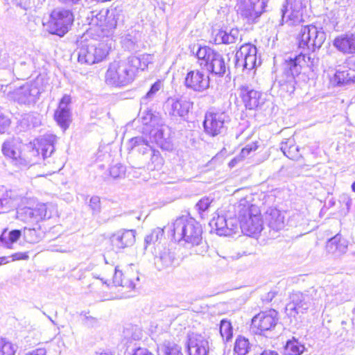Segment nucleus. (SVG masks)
Masks as SVG:
<instances>
[{"instance_id":"nucleus-1","label":"nucleus","mask_w":355,"mask_h":355,"mask_svg":"<svg viewBox=\"0 0 355 355\" xmlns=\"http://www.w3.org/2000/svg\"><path fill=\"white\" fill-rule=\"evenodd\" d=\"M298 48L302 51L294 58L286 60L283 64L282 73L277 78V84L281 95H291L295 89V77L306 64L310 69L315 65V59L309 55V52H314L320 49L326 40V34L321 28L313 25L302 26L297 35Z\"/></svg>"},{"instance_id":"nucleus-2","label":"nucleus","mask_w":355,"mask_h":355,"mask_svg":"<svg viewBox=\"0 0 355 355\" xmlns=\"http://www.w3.org/2000/svg\"><path fill=\"white\" fill-rule=\"evenodd\" d=\"M150 58L149 55H143L139 58L130 56L127 60L113 62L106 72V83L115 87L128 85L134 80L137 70L144 71L148 67Z\"/></svg>"},{"instance_id":"nucleus-3","label":"nucleus","mask_w":355,"mask_h":355,"mask_svg":"<svg viewBox=\"0 0 355 355\" xmlns=\"http://www.w3.org/2000/svg\"><path fill=\"white\" fill-rule=\"evenodd\" d=\"M57 137L53 135H46L37 140V144L24 146L21 154L18 159V165L21 166H32L39 162L40 154L43 159L51 156L55 150L54 144Z\"/></svg>"},{"instance_id":"nucleus-4","label":"nucleus","mask_w":355,"mask_h":355,"mask_svg":"<svg viewBox=\"0 0 355 355\" xmlns=\"http://www.w3.org/2000/svg\"><path fill=\"white\" fill-rule=\"evenodd\" d=\"M173 238L180 242L184 241L193 245H199L202 240V229L193 218L187 216L178 218L171 225Z\"/></svg>"},{"instance_id":"nucleus-5","label":"nucleus","mask_w":355,"mask_h":355,"mask_svg":"<svg viewBox=\"0 0 355 355\" xmlns=\"http://www.w3.org/2000/svg\"><path fill=\"white\" fill-rule=\"evenodd\" d=\"M238 215L240 229L243 234L252 236L261 232L263 221L258 207L242 200L238 205Z\"/></svg>"},{"instance_id":"nucleus-6","label":"nucleus","mask_w":355,"mask_h":355,"mask_svg":"<svg viewBox=\"0 0 355 355\" xmlns=\"http://www.w3.org/2000/svg\"><path fill=\"white\" fill-rule=\"evenodd\" d=\"M230 121L231 118L226 112L209 110L206 112L203 121L205 132L211 137L223 135Z\"/></svg>"},{"instance_id":"nucleus-7","label":"nucleus","mask_w":355,"mask_h":355,"mask_svg":"<svg viewBox=\"0 0 355 355\" xmlns=\"http://www.w3.org/2000/svg\"><path fill=\"white\" fill-rule=\"evenodd\" d=\"M55 207L50 203L38 204L34 208L21 207L17 210V218L28 223H37L39 221L51 218Z\"/></svg>"},{"instance_id":"nucleus-8","label":"nucleus","mask_w":355,"mask_h":355,"mask_svg":"<svg viewBox=\"0 0 355 355\" xmlns=\"http://www.w3.org/2000/svg\"><path fill=\"white\" fill-rule=\"evenodd\" d=\"M73 21V15L70 10L56 8L51 14L47 24L48 31L62 37L69 31Z\"/></svg>"},{"instance_id":"nucleus-9","label":"nucleus","mask_w":355,"mask_h":355,"mask_svg":"<svg viewBox=\"0 0 355 355\" xmlns=\"http://www.w3.org/2000/svg\"><path fill=\"white\" fill-rule=\"evenodd\" d=\"M107 55V51L103 44L81 42L78 50V61L81 64H93L103 60Z\"/></svg>"},{"instance_id":"nucleus-10","label":"nucleus","mask_w":355,"mask_h":355,"mask_svg":"<svg viewBox=\"0 0 355 355\" xmlns=\"http://www.w3.org/2000/svg\"><path fill=\"white\" fill-rule=\"evenodd\" d=\"M266 6V0H237L236 9L243 18L252 22L261 16Z\"/></svg>"},{"instance_id":"nucleus-11","label":"nucleus","mask_w":355,"mask_h":355,"mask_svg":"<svg viewBox=\"0 0 355 355\" xmlns=\"http://www.w3.org/2000/svg\"><path fill=\"white\" fill-rule=\"evenodd\" d=\"M309 0H286L282 9V21L288 26H296L302 21V8Z\"/></svg>"},{"instance_id":"nucleus-12","label":"nucleus","mask_w":355,"mask_h":355,"mask_svg":"<svg viewBox=\"0 0 355 355\" xmlns=\"http://www.w3.org/2000/svg\"><path fill=\"white\" fill-rule=\"evenodd\" d=\"M257 47L250 43L243 44L235 55V67L241 70H251L257 66Z\"/></svg>"},{"instance_id":"nucleus-13","label":"nucleus","mask_w":355,"mask_h":355,"mask_svg":"<svg viewBox=\"0 0 355 355\" xmlns=\"http://www.w3.org/2000/svg\"><path fill=\"white\" fill-rule=\"evenodd\" d=\"M278 320V313L275 310L262 311L252 319L251 329L254 334H261L274 329Z\"/></svg>"},{"instance_id":"nucleus-14","label":"nucleus","mask_w":355,"mask_h":355,"mask_svg":"<svg viewBox=\"0 0 355 355\" xmlns=\"http://www.w3.org/2000/svg\"><path fill=\"white\" fill-rule=\"evenodd\" d=\"M210 79L198 69L190 70L184 78V85L193 92H202L209 87Z\"/></svg>"},{"instance_id":"nucleus-15","label":"nucleus","mask_w":355,"mask_h":355,"mask_svg":"<svg viewBox=\"0 0 355 355\" xmlns=\"http://www.w3.org/2000/svg\"><path fill=\"white\" fill-rule=\"evenodd\" d=\"M40 89L33 83L25 85L15 89L11 93V98L19 104L31 105L36 102Z\"/></svg>"},{"instance_id":"nucleus-16","label":"nucleus","mask_w":355,"mask_h":355,"mask_svg":"<svg viewBox=\"0 0 355 355\" xmlns=\"http://www.w3.org/2000/svg\"><path fill=\"white\" fill-rule=\"evenodd\" d=\"M239 91L247 109L254 110L264 103L262 94L253 89L250 85H242L240 86Z\"/></svg>"},{"instance_id":"nucleus-17","label":"nucleus","mask_w":355,"mask_h":355,"mask_svg":"<svg viewBox=\"0 0 355 355\" xmlns=\"http://www.w3.org/2000/svg\"><path fill=\"white\" fill-rule=\"evenodd\" d=\"M165 106L169 115L185 119L193 107V103L184 98H169L166 101Z\"/></svg>"},{"instance_id":"nucleus-18","label":"nucleus","mask_w":355,"mask_h":355,"mask_svg":"<svg viewBox=\"0 0 355 355\" xmlns=\"http://www.w3.org/2000/svg\"><path fill=\"white\" fill-rule=\"evenodd\" d=\"M136 231L134 230H120L110 237L111 245L116 250L131 247L135 242Z\"/></svg>"},{"instance_id":"nucleus-19","label":"nucleus","mask_w":355,"mask_h":355,"mask_svg":"<svg viewBox=\"0 0 355 355\" xmlns=\"http://www.w3.org/2000/svg\"><path fill=\"white\" fill-rule=\"evenodd\" d=\"M209 349V342L202 335L192 333L188 336L189 355H207Z\"/></svg>"},{"instance_id":"nucleus-20","label":"nucleus","mask_w":355,"mask_h":355,"mask_svg":"<svg viewBox=\"0 0 355 355\" xmlns=\"http://www.w3.org/2000/svg\"><path fill=\"white\" fill-rule=\"evenodd\" d=\"M70 103V96L64 95L61 98L58 107L54 114V119L57 123L64 130L68 128L71 121V111L69 107Z\"/></svg>"},{"instance_id":"nucleus-21","label":"nucleus","mask_w":355,"mask_h":355,"mask_svg":"<svg viewBox=\"0 0 355 355\" xmlns=\"http://www.w3.org/2000/svg\"><path fill=\"white\" fill-rule=\"evenodd\" d=\"M151 141L155 142L161 148L168 150L171 147L168 127L161 121L149 132Z\"/></svg>"},{"instance_id":"nucleus-22","label":"nucleus","mask_w":355,"mask_h":355,"mask_svg":"<svg viewBox=\"0 0 355 355\" xmlns=\"http://www.w3.org/2000/svg\"><path fill=\"white\" fill-rule=\"evenodd\" d=\"M334 47L345 55H355V33H345L336 37L334 42Z\"/></svg>"},{"instance_id":"nucleus-23","label":"nucleus","mask_w":355,"mask_h":355,"mask_svg":"<svg viewBox=\"0 0 355 355\" xmlns=\"http://www.w3.org/2000/svg\"><path fill=\"white\" fill-rule=\"evenodd\" d=\"M290 303L287 309L295 311L297 313L307 310L312 300L308 291L302 293L300 291H293L290 295Z\"/></svg>"},{"instance_id":"nucleus-24","label":"nucleus","mask_w":355,"mask_h":355,"mask_svg":"<svg viewBox=\"0 0 355 355\" xmlns=\"http://www.w3.org/2000/svg\"><path fill=\"white\" fill-rule=\"evenodd\" d=\"M24 145L19 138H11L5 141L2 145L3 154L11 159L15 165H18Z\"/></svg>"},{"instance_id":"nucleus-25","label":"nucleus","mask_w":355,"mask_h":355,"mask_svg":"<svg viewBox=\"0 0 355 355\" xmlns=\"http://www.w3.org/2000/svg\"><path fill=\"white\" fill-rule=\"evenodd\" d=\"M347 248L348 241L343 238L340 234H337L334 237L329 239L326 245L327 252L335 258H340L345 254Z\"/></svg>"},{"instance_id":"nucleus-26","label":"nucleus","mask_w":355,"mask_h":355,"mask_svg":"<svg viewBox=\"0 0 355 355\" xmlns=\"http://www.w3.org/2000/svg\"><path fill=\"white\" fill-rule=\"evenodd\" d=\"M20 197L13 191L0 192V214L7 213L15 208L19 203Z\"/></svg>"},{"instance_id":"nucleus-27","label":"nucleus","mask_w":355,"mask_h":355,"mask_svg":"<svg viewBox=\"0 0 355 355\" xmlns=\"http://www.w3.org/2000/svg\"><path fill=\"white\" fill-rule=\"evenodd\" d=\"M333 83L337 86H345L355 83V70L342 67L336 70Z\"/></svg>"},{"instance_id":"nucleus-28","label":"nucleus","mask_w":355,"mask_h":355,"mask_svg":"<svg viewBox=\"0 0 355 355\" xmlns=\"http://www.w3.org/2000/svg\"><path fill=\"white\" fill-rule=\"evenodd\" d=\"M212 58L213 60L206 70L215 76L223 77L229 71L228 64L226 62L225 58L218 52Z\"/></svg>"},{"instance_id":"nucleus-29","label":"nucleus","mask_w":355,"mask_h":355,"mask_svg":"<svg viewBox=\"0 0 355 355\" xmlns=\"http://www.w3.org/2000/svg\"><path fill=\"white\" fill-rule=\"evenodd\" d=\"M239 40H241L239 30L232 28L229 31L219 30L215 35L214 42L216 44H230L235 43Z\"/></svg>"},{"instance_id":"nucleus-30","label":"nucleus","mask_w":355,"mask_h":355,"mask_svg":"<svg viewBox=\"0 0 355 355\" xmlns=\"http://www.w3.org/2000/svg\"><path fill=\"white\" fill-rule=\"evenodd\" d=\"M270 228L274 231H279L285 226L284 214L277 209H271L266 217Z\"/></svg>"},{"instance_id":"nucleus-31","label":"nucleus","mask_w":355,"mask_h":355,"mask_svg":"<svg viewBox=\"0 0 355 355\" xmlns=\"http://www.w3.org/2000/svg\"><path fill=\"white\" fill-rule=\"evenodd\" d=\"M175 261V254L169 249L164 248L155 257V265L159 270L173 266Z\"/></svg>"},{"instance_id":"nucleus-32","label":"nucleus","mask_w":355,"mask_h":355,"mask_svg":"<svg viewBox=\"0 0 355 355\" xmlns=\"http://www.w3.org/2000/svg\"><path fill=\"white\" fill-rule=\"evenodd\" d=\"M217 51L212 49L211 48L205 46H199L196 53V55L198 58V62L200 66L206 69L209 65V63L213 60L214 56L216 55Z\"/></svg>"},{"instance_id":"nucleus-33","label":"nucleus","mask_w":355,"mask_h":355,"mask_svg":"<svg viewBox=\"0 0 355 355\" xmlns=\"http://www.w3.org/2000/svg\"><path fill=\"white\" fill-rule=\"evenodd\" d=\"M129 146L132 150L135 149L143 155H149L154 150L149 141L142 136L132 138L129 141Z\"/></svg>"},{"instance_id":"nucleus-34","label":"nucleus","mask_w":355,"mask_h":355,"mask_svg":"<svg viewBox=\"0 0 355 355\" xmlns=\"http://www.w3.org/2000/svg\"><path fill=\"white\" fill-rule=\"evenodd\" d=\"M280 149L291 159L298 160L302 157L299 153V147L295 144L293 139H287L282 142Z\"/></svg>"},{"instance_id":"nucleus-35","label":"nucleus","mask_w":355,"mask_h":355,"mask_svg":"<svg viewBox=\"0 0 355 355\" xmlns=\"http://www.w3.org/2000/svg\"><path fill=\"white\" fill-rule=\"evenodd\" d=\"M227 222V219L223 216L214 218L209 223L211 231H214L219 236H230Z\"/></svg>"},{"instance_id":"nucleus-36","label":"nucleus","mask_w":355,"mask_h":355,"mask_svg":"<svg viewBox=\"0 0 355 355\" xmlns=\"http://www.w3.org/2000/svg\"><path fill=\"white\" fill-rule=\"evenodd\" d=\"M123 21V16L120 12L116 9L109 10H107V15L104 19V28L112 29L115 28L119 23Z\"/></svg>"},{"instance_id":"nucleus-37","label":"nucleus","mask_w":355,"mask_h":355,"mask_svg":"<svg viewBox=\"0 0 355 355\" xmlns=\"http://www.w3.org/2000/svg\"><path fill=\"white\" fill-rule=\"evenodd\" d=\"M22 235L21 231L13 230L8 232L5 230L0 236V240L5 247L12 248V245L16 243Z\"/></svg>"},{"instance_id":"nucleus-38","label":"nucleus","mask_w":355,"mask_h":355,"mask_svg":"<svg viewBox=\"0 0 355 355\" xmlns=\"http://www.w3.org/2000/svg\"><path fill=\"white\" fill-rule=\"evenodd\" d=\"M305 349L298 340L293 338L286 342L284 348V355H301Z\"/></svg>"},{"instance_id":"nucleus-39","label":"nucleus","mask_w":355,"mask_h":355,"mask_svg":"<svg viewBox=\"0 0 355 355\" xmlns=\"http://www.w3.org/2000/svg\"><path fill=\"white\" fill-rule=\"evenodd\" d=\"M24 239L28 243H38L42 238V232L35 228L24 227L22 233Z\"/></svg>"},{"instance_id":"nucleus-40","label":"nucleus","mask_w":355,"mask_h":355,"mask_svg":"<svg viewBox=\"0 0 355 355\" xmlns=\"http://www.w3.org/2000/svg\"><path fill=\"white\" fill-rule=\"evenodd\" d=\"M150 160L147 163V167L150 170H159L164 164L163 158L159 150L154 149L149 155Z\"/></svg>"},{"instance_id":"nucleus-41","label":"nucleus","mask_w":355,"mask_h":355,"mask_svg":"<svg viewBox=\"0 0 355 355\" xmlns=\"http://www.w3.org/2000/svg\"><path fill=\"white\" fill-rule=\"evenodd\" d=\"M250 349V343L245 337L239 336L234 343V351L237 355H246Z\"/></svg>"},{"instance_id":"nucleus-42","label":"nucleus","mask_w":355,"mask_h":355,"mask_svg":"<svg viewBox=\"0 0 355 355\" xmlns=\"http://www.w3.org/2000/svg\"><path fill=\"white\" fill-rule=\"evenodd\" d=\"M141 120L144 125H149L153 128L159 125L162 121L161 119L156 114H155L151 110L144 111L141 113Z\"/></svg>"},{"instance_id":"nucleus-43","label":"nucleus","mask_w":355,"mask_h":355,"mask_svg":"<svg viewBox=\"0 0 355 355\" xmlns=\"http://www.w3.org/2000/svg\"><path fill=\"white\" fill-rule=\"evenodd\" d=\"M164 236V230L160 227H157L152 230V232L146 236L144 239L145 246L144 248L146 250L147 247L151 244L160 240Z\"/></svg>"},{"instance_id":"nucleus-44","label":"nucleus","mask_w":355,"mask_h":355,"mask_svg":"<svg viewBox=\"0 0 355 355\" xmlns=\"http://www.w3.org/2000/svg\"><path fill=\"white\" fill-rule=\"evenodd\" d=\"M163 87L162 83L161 80H158L155 83H153L149 91L146 93V96L141 98V103L142 105L147 104L148 101H150L154 98L156 93L159 92Z\"/></svg>"},{"instance_id":"nucleus-45","label":"nucleus","mask_w":355,"mask_h":355,"mask_svg":"<svg viewBox=\"0 0 355 355\" xmlns=\"http://www.w3.org/2000/svg\"><path fill=\"white\" fill-rule=\"evenodd\" d=\"M220 333L224 340L228 341L232 337V327L230 321L222 320L220 324Z\"/></svg>"},{"instance_id":"nucleus-46","label":"nucleus","mask_w":355,"mask_h":355,"mask_svg":"<svg viewBox=\"0 0 355 355\" xmlns=\"http://www.w3.org/2000/svg\"><path fill=\"white\" fill-rule=\"evenodd\" d=\"M17 347L11 343L0 339V355H15Z\"/></svg>"},{"instance_id":"nucleus-47","label":"nucleus","mask_w":355,"mask_h":355,"mask_svg":"<svg viewBox=\"0 0 355 355\" xmlns=\"http://www.w3.org/2000/svg\"><path fill=\"white\" fill-rule=\"evenodd\" d=\"M125 168L121 164L113 165L110 168V174L114 179L123 177L125 175Z\"/></svg>"},{"instance_id":"nucleus-48","label":"nucleus","mask_w":355,"mask_h":355,"mask_svg":"<svg viewBox=\"0 0 355 355\" xmlns=\"http://www.w3.org/2000/svg\"><path fill=\"white\" fill-rule=\"evenodd\" d=\"M15 60L6 51H2L0 55V67L6 69L13 66Z\"/></svg>"},{"instance_id":"nucleus-49","label":"nucleus","mask_w":355,"mask_h":355,"mask_svg":"<svg viewBox=\"0 0 355 355\" xmlns=\"http://www.w3.org/2000/svg\"><path fill=\"white\" fill-rule=\"evenodd\" d=\"M164 353L165 355H183L181 352V347L171 343L165 345Z\"/></svg>"},{"instance_id":"nucleus-50","label":"nucleus","mask_w":355,"mask_h":355,"mask_svg":"<svg viewBox=\"0 0 355 355\" xmlns=\"http://www.w3.org/2000/svg\"><path fill=\"white\" fill-rule=\"evenodd\" d=\"M227 230H230V235L234 234L240 228V219L239 218H230L227 219Z\"/></svg>"},{"instance_id":"nucleus-51","label":"nucleus","mask_w":355,"mask_h":355,"mask_svg":"<svg viewBox=\"0 0 355 355\" xmlns=\"http://www.w3.org/2000/svg\"><path fill=\"white\" fill-rule=\"evenodd\" d=\"M212 200H213L209 198H203L200 200L196 204V208L198 209V212L201 214L207 211L212 202Z\"/></svg>"},{"instance_id":"nucleus-52","label":"nucleus","mask_w":355,"mask_h":355,"mask_svg":"<svg viewBox=\"0 0 355 355\" xmlns=\"http://www.w3.org/2000/svg\"><path fill=\"white\" fill-rule=\"evenodd\" d=\"M49 248H50V250L53 252H63V253L71 252L73 249V245H50Z\"/></svg>"},{"instance_id":"nucleus-53","label":"nucleus","mask_w":355,"mask_h":355,"mask_svg":"<svg viewBox=\"0 0 355 355\" xmlns=\"http://www.w3.org/2000/svg\"><path fill=\"white\" fill-rule=\"evenodd\" d=\"M10 124L9 118L2 112L0 114V133H3L8 128Z\"/></svg>"},{"instance_id":"nucleus-54","label":"nucleus","mask_w":355,"mask_h":355,"mask_svg":"<svg viewBox=\"0 0 355 355\" xmlns=\"http://www.w3.org/2000/svg\"><path fill=\"white\" fill-rule=\"evenodd\" d=\"M257 148L258 146L255 143L248 144L241 150L240 156L242 158H245L248 156L251 152L255 151Z\"/></svg>"},{"instance_id":"nucleus-55","label":"nucleus","mask_w":355,"mask_h":355,"mask_svg":"<svg viewBox=\"0 0 355 355\" xmlns=\"http://www.w3.org/2000/svg\"><path fill=\"white\" fill-rule=\"evenodd\" d=\"M106 15L107 10L105 11H101L95 16L94 19H92L93 23H95L97 26L104 28V19H105Z\"/></svg>"},{"instance_id":"nucleus-56","label":"nucleus","mask_w":355,"mask_h":355,"mask_svg":"<svg viewBox=\"0 0 355 355\" xmlns=\"http://www.w3.org/2000/svg\"><path fill=\"white\" fill-rule=\"evenodd\" d=\"M100 198L98 196H93L89 201V207L94 213H98L101 209Z\"/></svg>"},{"instance_id":"nucleus-57","label":"nucleus","mask_w":355,"mask_h":355,"mask_svg":"<svg viewBox=\"0 0 355 355\" xmlns=\"http://www.w3.org/2000/svg\"><path fill=\"white\" fill-rule=\"evenodd\" d=\"M119 286L130 290H132L135 288V283L133 279L129 278L127 276H124L123 277L122 284H120Z\"/></svg>"},{"instance_id":"nucleus-58","label":"nucleus","mask_w":355,"mask_h":355,"mask_svg":"<svg viewBox=\"0 0 355 355\" xmlns=\"http://www.w3.org/2000/svg\"><path fill=\"white\" fill-rule=\"evenodd\" d=\"M123 277V274L121 270H117V268H115V272L113 276V284L114 286H118L120 284H122V280Z\"/></svg>"},{"instance_id":"nucleus-59","label":"nucleus","mask_w":355,"mask_h":355,"mask_svg":"<svg viewBox=\"0 0 355 355\" xmlns=\"http://www.w3.org/2000/svg\"><path fill=\"white\" fill-rule=\"evenodd\" d=\"M130 355H154L148 349L137 347L133 350Z\"/></svg>"},{"instance_id":"nucleus-60","label":"nucleus","mask_w":355,"mask_h":355,"mask_svg":"<svg viewBox=\"0 0 355 355\" xmlns=\"http://www.w3.org/2000/svg\"><path fill=\"white\" fill-rule=\"evenodd\" d=\"M9 258H12L11 261L26 260L28 259V255L26 252H17Z\"/></svg>"},{"instance_id":"nucleus-61","label":"nucleus","mask_w":355,"mask_h":355,"mask_svg":"<svg viewBox=\"0 0 355 355\" xmlns=\"http://www.w3.org/2000/svg\"><path fill=\"white\" fill-rule=\"evenodd\" d=\"M26 355H46V350L44 348H39L33 350Z\"/></svg>"},{"instance_id":"nucleus-62","label":"nucleus","mask_w":355,"mask_h":355,"mask_svg":"<svg viewBox=\"0 0 355 355\" xmlns=\"http://www.w3.org/2000/svg\"><path fill=\"white\" fill-rule=\"evenodd\" d=\"M61 3L67 6H73L79 3L82 0H59Z\"/></svg>"},{"instance_id":"nucleus-63","label":"nucleus","mask_w":355,"mask_h":355,"mask_svg":"<svg viewBox=\"0 0 355 355\" xmlns=\"http://www.w3.org/2000/svg\"><path fill=\"white\" fill-rule=\"evenodd\" d=\"M260 355H278V354L275 351L264 350Z\"/></svg>"},{"instance_id":"nucleus-64","label":"nucleus","mask_w":355,"mask_h":355,"mask_svg":"<svg viewBox=\"0 0 355 355\" xmlns=\"http://www.w3.org/2000/svg\"><path fill=\"white\" fill-rule=\"evenodd\" d=\"M352 189L354 192H355V182L352 184Z\"/></svg>"}]
</instances>
